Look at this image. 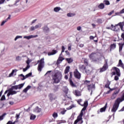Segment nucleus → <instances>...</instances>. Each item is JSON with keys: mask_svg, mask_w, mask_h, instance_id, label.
Returning a JSON list of instances; mask_svg holds the SVG:
<instances>
[{"mask_svg": "<svg viewBox=\"0 0 124 124\" xmlns=\"http://www.w3.org/2000/svg\"><path fill=\"white\" fill-rule=\"evenodd\" d=\"M20 76L21 77H23V78H21V80H25L26 79V76H24V75L21 74Z\"/></svg>", "mask_w": 124, "mask_h": 124, "instance_id": "50", "label": "nucleus"}, {"mask_svg": "<svg viewBox=\"0 0 124 124\" xmlns=\"http://www.w3.org/2000/svg\"><path fill=\"white\" fill-rule=\"evenodd\" d=\"M106 29L107 30H111L113 29V27L112 26V25H111V27H106Z\"/></svg>", "mask_w": 124, "mask_h": 124, "instance_id": "54", "label": "nucleus"}, {"mask_svg": "<svg viewBox=\"0 0 124 124\" xmlns=\"http://www.w3.org/2000/svg\"><path fill=\"white\" fill-rule=\"evenodd\" d=\"M52 117H53L54 119H56V118H58V113L54 112L52 114Z\"/></svg>", "mask_w": 124, "mask_h": 124, "instance_id": "39", "label": "nucleus"}, {"mask_svg": "<svg viewBox=\"0 0 124 124\" xmlns=\"http://www.w3.org/2000/svg\"><path fill=\"white\" fill-rule=\"evenodd\" d=\"M24 85L25 83H22L18 85L14 86L11 88V90H20V89H22L24 87Z\"/></svg>", "mask_w": 124, "mask_h": 124, "instance_id": "8", "label": "nucleus"}, {"mask_svg": "<svg viewBox=\"0 0 124 124\" xmlns=\"http://www.w3.org/2000/svg\"><path fill=\"white\" fill-rule=\"evenodd\" d=\"M120 13L121 14H123V13H124V9H122L121 11H120Z\"/></svg>", "mask_w": 124, "mask_h": 124, "instance_id": "63", "label": "nucleus"}, {"mask_svg": "<svg viewBox=\"0 0 124 124\" xmlns=\"http://www.w3.org/2000/svg\"><path fill=\"white\" fill-rule=\"evenodd\" d=\"M121 14V12H118V13H115V15H114L113 16H119Z\"/></svg>", "mask_w": 124, "mask_h": 124, "instance_id": "58", "label": "nucleus"}, {"mask_svg": "<svg viewBox=\"0 0 124 124\" xmlns=\"http://www.w3.org/2000/svg\"><path fill=\"white\" fill-rule=\"evenodd\" d=\"M103 2L106 5H110V2L108 0H105Z\"/></svg>", "mask_w": 124, "mask_h": 124, "instance_id": "35", "label": "nucleus"}, {"mask_svg": "<svg viewBox=\"0 0 124 124\" xmlns=\"http://www.w3.org/2000/svg\"><path fill=\"white\" fill-rule=\"evenodd\" d=\"M4 1H5V0H0V4H2V3H4Z\"/></svg>", "mask_w": 124, "mask_h": 124, "instance_id": "59", "label": "nucleus"}, {"mask_svg": "<svg viewBox=\"0 0 124 124\" xmlns=\"http://www.w3.org/2000/svg\"><path fill=\"white\" fill-rule=\"evenodd\" d=\"M11 18V15H9L8 18L7 19H6L5 20H3L1 22V26H3L4 25V24H5V23H6V22H7V21H8V20H10Z\"/></svg>", "mask_w": 124, "mask_h": 124, "instance_id": "18", "label": "nucleus"}, {"mask_svg": "<svg viewBox=\"0 0 124 124\" xmlns=\"http://www.w3.org/2000/svg\"><path fill=\"white\" fill-rule=\"evenodd\" d=\"M69 81L70 86H71L72 88H76L77 87L76 84L73 82V81H72V79L69 78Z\"/></svg>", "mask_w": 124, "mask_h": 124, "instance_id": "15", "label": "nucleus"}, {"mask_svg": "<svg viewBox=\"0 0 124 124\" xmlns=\"http://www.w3.org/2000/svg\"><path fill=\"white\" fill-rule=\"evenodd\" d=\"M88 105H89V103L88 101H85L83 104V105H81V106H83V110H86L87 109V107H88Z\"/></svg>", "mask_w": 124, "mask_h": 124, "instance_id": "17", "label": "nucleus"}, {"mask_svg": "<svg viewBox=\"0 0 124 124\" xmlns=\"http://www.w3.org/2000/svg\"><path fill=\"white\" fill-rule=\"evenodd\" d=\"M31 88V86L30 85H28L25 89H24L23 91V93H27L28 92V91L29 90H30V89Z\"/></svg>", "mask_w": 124, "mask_h": 124, "instance_id": "26", "label": "nucleus"}, {"mask_svg": "<svg viewBox=\"0 0 124 124\" xmlns=\"http://www.w3.org/2000/svg\"><path fill=\"white\" fill-rule=\"evenodd\" d=\"M74 76L77 79H80L81 78V74L79 73L78 70L76 69L75 71L74 72Z\"/></svg>", "mask_w": 124, "mask_h": 124, "instance_id": "9", "label": "nucleus"}, {"mask_svg": "<svg viewBox=\"0 0 124 124\" xmlns=\"http://www.w3.org/2000/svg\"><path fill=\"white\" fill-rule=\"evenodd\" d=\"M77 120H78L79 122L80 121H81L82 120V116H80L79 115L78 117V119Z\"/></svg>", "mask_w": 124, "mask_h": 124, "instance_id": "55", "label": "nucleus"}, {"mask_svg": "<svg viewBox=\"0 0 124 124\" xmlns=\"http://www.w3.org/2000/svg\"><path fill=\"white\" fill-rule=\"evenodd\" d=\"M76 107V105L73 104L71 105L70 107L67 108V110H71L72 108H75Z\"/></svg>", "mask_w": 124, "mask_h": 124, "instance_id": "30", "label": "nucleus"}, {"mask_svg": "<svg viewBox=\"0 0 124 124\" xmlns=\"http://www.w3.org/2000/svg\"><path fill=\"white\" fill-rule=\"evenodd\" d=\"M96 22L98 24H102V23H103V20L101 18H99L97 19Z\"/></svg>", "mask_w": 124, "mask_h": 124, "instance_id": "36", "label": "nucleus"}, {"mask_svg": "<svg viewBox=\"0 0 124 124\" xmlns=\"http://www.w3.org/2000/svg\"><path fill=\"white\" fill-rule=\"evenodd\" d=\"M113 69L114 70V71L112 72V75H117L115 76L114 80H115V81H118V80H119V77L121 76V71L120 70V69L114 67L113 68Z\"/></svg>", "mask_w": 124, "mask_h": 124, "instance_id": "4", "label": "nucleus"}, {"mask_svg": "<svg viewBox=\"0 0 124 124\" xmlns=\"http://www.w3.org/2000/svg\"><path fill=\"white\" fill-rule=\"evenodd\" d=\"M65 98H68L69 99H70V100H71L72 98H71V96H68L66 94V96Z\"/></svg>", "mask_w": 124, "mask_h": 124, "instance_id": "57", "label": "nucleus"}, {"mask_svg": "<svg viewBox=\"0 0 124 124\" xmlns=\"http://www.w3.org/2000/svg\"><path fill=\"white\" fill-rule=\"evenodd\" d=\"M38 35H31L30 36H25L24 37V38H25L26 39H28V40L31 39V38H35V37H38Z\"/></svg>", "mask_w": 124, "mask_h": 124, "instance_id": "10", "label": "nucleus"}, {"mask_svg": "<svg viewBox=\"0 0 124 124\" xmlns=\"http://www.w3.org/2000/svg\"><path fill=\"white\" fill-rule=\"evenodd\" d=\"M1 101L5 100V95H3L0 99Z\"/></svg>", "mask_w": 124, "mask_h": 124, "instance_id": "51", "label": "nucleus"}, {"mask_svg": "<svg viewBox=\"0 0 124 124\" xmlns=\"http://www.w3.org/2000/svg\"><path fill=\"white\" fill-rule=\"evenodd\" d=\"M89 58L93 62H97L98 61V55L97 53H92L89 55Z\"/></svg>", "mask_w": 124, "mask_h": 124, "instance_id": "6", "label": "nucleus"}, {"mask_svg": "<svg viewBox=\"0 0 124 124\" xmlns=\"http://www.w3.org/2000/svg\"><path fill=\"white\" fill-rule=\"evenodd\" d=\"M57 50H53L52 52H48V56H52L53 55H55V54H57Z\"/></svg>", "mask_w": 124, "mask_h": 124, "instance_id": "28", "label": "nucleus"}, {"mask_svg": "<svg viewBox=\"0 0 124 124\" xmlns=\"http://www.w3.org/2000/svg\"><path fill=\"white\" fill-rule=\"evenodd\" d=\"M93 89H94V85L91 84L90 85L88 86V90L91 91L92 93H93Z\"/></svg>", "mask_w": 124, "mask_h": 124, "instance_id": "24", "label": "nucleus"}, {"mask_svg": "<svg viewBox=\"0 0 124 124\" xmlns=\"http://www.w3.org/2000/svg\"><path fill=\"white\" fill-rule=\"evenodd\" d=\"M85 110H83V108H82L79 116L80 117H83V114Z\"/></svg>", "mask_w": 124, "mask_h": 124, "instance_id": "47", "label": "nucleus"}, {"mask_svg": "<svg viewBox=\"0 0 124 124\" xmlns=\"http://www.w3.org/2000/svg\"><path fill=\"white\" fill-rule=\"evenodd\" d=\"M63 92L65 93V94H67L68 93V88L66 86H64L62 88Z\"/></svg>", "mask_w": 124, "mask_h": 124, "instance_id": "20", "label": "nucleus"}, {"mask_svg": "<svg viewBox=\"0 0 124 124\" xmlns=\"http://www.w3.org/2000/svg\"><path fill=\"white\" fill-rule=\"evenodd\" d=\"M81 26H78L77 27L78 31H81Z\"/></svg>", "mask_w": 124, "mask_h": 124, "instance_id": "61", "label": "nucleus"}, {"mask_svg": "<svg viewBox=\"0 0 124 124\" xmlns=\"http://www.w3.org/2000/svg\"><path fill=\"white\" fill-rule=\"evenodd\" d=\"M43 31L44 32H49L50 30H49V28L48 27L45 26L43 28Z\"/></svg>", "mask_w": 124, "mask_h": 124, "instance_id": "23", "label": "nucleus"}, {"mask_svg": "<svg viewBox=\"0 0 124 124\" xmlns=\"http://www.w3.org/2000/svg\"><path fill=\"white\" fill-rule=\"evenodd\" d=\"M118 26H119V24L115 26H114L113 24H111V27H112V31H118L120 30L119 27H118Z\"/></svg>", "mask_w": 124, "mask_h": 124, "instance_id": "14", "label": "nucleus"}, {"mask_svg": "<svg viewBox=\"0 0 124 124\" xmlns=\"http://www.w3.org/2000/svg\"><path fill=\"white\" fill-rule=\"evenodd\" d=\"M54 84H59L62 79V74L60 71L55 72L51 76Z\"/></svg>", "mask_w": 124, "mask_h": 124, "instance_id": "2", "label": "nucleus"}, {"mask_svg": "<svg viewBox=\"0 0 124 124\" xmlns=\"http://www.w3.org/2000/svg\"><path fill=\"white\" fill-rule=\"evenodd\" d=\"M106 108H107V103H106L105 106L103 108H100V112H101V113H102L103 112H105Z\"/></svg>", "mask_w": 124, "mask_h": 124, "instance_id": "21", "label": "nucleus"}, {"mask_svg": "<svg viewBox=\"0 0 124 124\" xmlns=\"http://www.w3.org/2000/svg\"><path fill=\"white\" fill-rule=\"evenodd\" d=\"M6 115V113H3L2 115L0 116V121H2L3 120V118Z\"/></svg>", "mask_w": 124, "mask_h": 124, "instance_id": "41", "label": "nucleus"}, {"mask_svg": "<svg viewBox=\"0 0 124 124\" xmlns=\"http://www.w3.org/2000/svg\"><path fill=\"white\" fill-rule=\"evenodd\" d=\"M124 43H119V52L121 53L123 51V47H124Z\"/></svg>", "mask_w": 124, "mask_h": 124, "instance_id": "22", "label": "nucleus"}, {"mask_svg": "<svg viewBox=\"0 0 124 124\" xmlns=\"http://www.w3.org/2000/svg\"><path fill=\"white\" fill-rule=\"evenodd\" d=\"M124 100V93L123 94L121 98H118L111 109V112L113 113H116L117 110H118V108H119V106H120V103L121 102H123Z\"/></svg>", "mask_w": 124, "mask_h": 124, "instance_id": "3", "label": "nucleus"}, {"mask_svg": "<svg viewBox=\"0 0 124 124\" xmlns=\"http://www.w3.org/2000/svg\"><path fill=\"white\" fill-rule=\"evenodd\" d=\"M117 97V94L113 93L111 96V99H115Z\"/></svg>", "mask_w": 124, "mask_h": 124, "instance_id": "43", "label": "nucleus"}, {"mask_svg": "<svg viewBox=\"0 0 124 124\" xmlns=\"http://www.w3.org/2000/svg\"><path fill=\"white\" fill-rule=\"evenodd\" d=\"M21 60H22V57L20 56H17L16 57V61H17V62H20Z\"/></svg>", "mask_w": 124, "mask_h": 124, "instance_id": "44", "label": "nucleus"}, {"mask_svg": "<svg viewBox=\"0 0 124 124\" xmlns=\"http://www.w3.org/2000/svg\"><path fill=\"white\" fill-rule=\"evenodd\" d=\"M30 76H31V73H29L26 75V79H27V78H29Z\"/></svg>", "mask_w": 124, "mask_h": 124, "instance_id": "49", "label": "nucleus"}, {"mask_svg": "<svg viewBox=\"0 0 124 124\" xmlns=\"http://www.w3.org/2000/svg\"><path fill=\"white\" fill-rule=\"evenodd\" d=\"M16 70H13L12 72L9 75V77H11L14 74V72H16Z\"/></svg>", "mask_w": 124, "mask_h": 124, "instance_id": "38", "label": "nucleus"}, {"mask_svg": "<svg viewBox=\"0 0 124 124\" xmlns=\"http://www.w3.org/2000/svg\"><path fill=\"white\" fill-rule=\"evenodd\" d=\"M17 92L13 91V90L10 89L9 93H7V96H10V95H13V94H16Z\"/></svg>", "mask_w": 124, "mask_h": 124, "instance_id": "11", "label": "nucleus"}, {"mask_svg": "<svg viewBox=\"0 0 124 124\" xmlns=\"http://www.w3.org/2000/svg\"><path fill=\"white\" fill-rule=\"evenodd\" d=\"M108 69V59L105 60V64L102 68L100 69V72H103Z\"/></svg>", "mask_w": 124, "mask_h": 124, "instance_id": "7", "label": "nucleus"}, {"mask_svg": "<svg viewBox=\"0 0 124 124\" xmlns=\"http://www.w3.org/2000/svg\"><path fill=\"white\" fill-rule=\"evenodd\" d=\"M36 118V116L34 115L33 114H31V117H30V120H35V118Z\"/></svg>", "mask_w": 124, "mask_h": 124, "instance_id": "37", "label": "nucleus"}, {"mask_svg": "<svg viewBox=\"0 0 124 124\" xmlns=\"http://www.w3.org/2000/svg\"><path fill=\"white\" fill-rule=\"evenodd\" d=\"M65 112H66V109H63V110L61 111V114L62 115H64L65 114Z\"/></svg>", "mask_w": 124, "mask_h": 124, "instance_id": "45", "label": "nucleus"}, {"mask_svg": "<svg viewBox=\"0 0 124 124\" xmlns=\"http://www.w3.org/2000/svg\"><path fill=\"white\" fill-rule=\"evenodd\" d=\"M65 50V48L64 46H62V50L61 53H63L64 52V50Z\"/></svg>", "mask_w": 124, "mask_h": 124, "instance_id": "56", "label": "nucleus"}, {"mask_svg": "<svg viewBox=\"0 0 124 124\" xmlns=\"http://www.w3.org/2000/svg\"><path fill=\"white\" fill-rule=\"evenodd\" d=\"M48 97L50 99V100H55L56 99V96L54 95L53 93H49L48 94Z\"/></svg>", "mask_w": 124, "mask_h": 124, "instance_id": "12", "label": "nucleus"}, {"mask_svg": "<svg viewBox=\"0 0 124 124\" xmlns=\"http://www.w3.org/2000/svg\"><path fill=\"white\" fill-rule=\"evenodd\" d=\"M41 26H42L41 24L38 23L37 25H36L35 26V29L36 30L37 29H39V28H41Z\"/></svg>", "mask_w": 124, "mask_h": 124, "instance_id": "40", "label": "nucleus"}, {"mask_svg": "<svg viewBox=\"0 0 124 124\" xmlns=\"http://www.w3.org/2000/svg\"><path fill=\"white\" fill-rule=\"evenodd\" d=\"M69 69H70V67L67 66L64 70V73L67 74L69 72Z\"/></svg>", "mask_w": 124, "mask_h": 124, "instance_id": "33", "label": "nucleus"}, {"mask_svg": "<svg viewBox=\"0 0 124 124\" xmlns=\"http://www.w3.org/2000/svg\"><path fill=\"white\" fill-rule=\"evenodd\" d=\"M19 38H22V36H16L15 38V41H16V40L19 39Z\"/></svg>", "mask_w": 124, "mask_h": 124, "instance_id": "48", "label": "nucleus"}, {"mask_svg": "<svg viewBox=\"0 0 124 124\" xmlns=\"http://www.w3.org/2000/svg\"><path fill=\"white\" fill-rule=\"evenodd\" d=\"M122 38L123 39V40L124 41V33H123L121 35Z\"/></svg>", "mask_w": 124, "mask_h": 124, "instance_id": "62", "label": "nucleus"}, {"mask_svg": "<svg viewBox=\"0 0 124 124\" xmlns=\"http://www.w3.org/2000/svg\"><path fill=\"white\" fill-rule=\"evenodd\" d=\"M36 28H35V26H31L30 28V31H35Z\"/></svg>", "mask_w": 124, "mask_h": 124, "instance_id": "46", "label": "nucleus"}, {"mask_svg": "<svg viewBox=\"0 0 124 124\" xmlns=\"http://www.w3.org/2000/svg\"><path fill=\"white\" fill-rule=\"evenodd\" d=\"M116 46L117 45H116V43L110 45L109 52H112V50H115V49H116Z\"/></svg>", "mask_w": 124, "mask_h": 124, "instance_id": "13", "label": "nucleus"}, {"mask_svg": "<svg viewBox=\"0 0 124 124\" xmlns=\"http://www.w3.org/2000/svg\"><path fill=\"white\" fill-rule=\"evenodd\" d=\"M66 61L68 62V63H71L73 62V59L72 58H66Z\"/></svg>", "mask_w": 124, "mask_h": 124, "instance_id": "34", "label": "nucleus"}, {"mask_svg": "<svg viewBox=\"0 0 124 124\" xmlns=\"http://www.w3.org/2000/svg\"><path fill=\"white\" fill-rule=\"evenodd\" d=\"M114 10H112L111 12H109L108 14V16H111V15H112L113 14V13H114Z\"/></svg>", "mask_w": 124, "mask_h": 124, "instance_id": "53", "label": "nucleus"}, {"mask_svg": "<svg viewBox=\"0 0 124 124\" xmlns=\"http://www.w3.org/2000/svg\"><path fill=\"white\" fill-rule=\"evenodd\" d=\"M64 60V58H63L62 57L60 56L57 60V63H61L62 61Z\"/></svg>", "mask_w": 124, "mask_h": 124, "instance_id": "27", "label": "nucleus"}, {"mask_svg": "<svg viewBox=\"0 0 124 124\" xmlns=\"http://www.w3.org/2000/svg\"><path fill=\"white\" fill-rule=\"evenodd\" d=\"M120 93V89H118V90H116V91H115L113 93L117 95L118 94V93Z\"/></svg>", "mask_w": 124, "mask_h": 124, "instance_id": "52", "label": "nucleus"}, {"mask_svg": "<svg viewBox=\"0 0 124 124\" xmlns=\"http://www.w3.org/2000/svg\"><path fill=\"white\" fill-rule=\"evenodd\" d=\"M7 124H13V123H12V122H11V121H9V122L7 123Z\"/></svg>", "mask_w": 124, "mask_h": 124, "instance_id": "64", "label": "nucleus"}, {"mask_svg": "<svg viewBox=\"0 0 124 124\" xmlns=\"http://www.w3.org/2000/svg\"><path fill=\"white\" fill-rule=\"evenodd\" d=\"M6 115V113H3L2 115L0 116V121H2L3 120V118Z\"/></svg>", "mask_w": 124, "mask_h": 124, "instance_id": "42", "label": "nucleus"}, {"mask_svg": "<svg viewBox=\"0 0 124 124\" xmlns=\"http://www.w3.org/2000/svg\"><path fill=\"white\" fill-rule=\"evenodd\" d=\"M34 111L36 113H40V112H41V108H38V107H36L34 109Z\"/></svg>", "mask_w": 124, "mask_h": 124, "instance_id": "31", "label": "nucleus"}, {"mask_svg": "<svg viewBox=\"0 0 124 124\" xmlns=\"http://www.w3.org/2000/svg\"><path fill=\"white\" fill-rule=\"evenodd\" d=\"M69 74H70L69 79H71V78H72V72H70Z\"/></svg>", "mask_w": 124, "mask_h": 124, "instance_id": "60", "label": "nucleus"}, {"mask_svg": "<svg viewBox=\"0 0 124 124\" xmlns=\"http://www.w3.org/2000/svg\"><path fill=\"white\" fill-rule=\"evenodd\" d=\"M98 8L99 9H104V8L105 7V5H104V3H101L98 6Z\"/></svg>", "mask_w": 124, "mask_h": 124, "instance_id": "25", "label": "nucleus"}, {"mask_svg": "<svg viewBox=\"0 0 124 124\" xmlns=\"http://www.w3.org/2000/svg\"><path fill=\"white\" fill-rule=\"evenodd\" d=\"M37 62L38 63L37 67L38 71H39V72H41V71H42V68L44 67V58L38 60Z\"/></svg>", "mask_w": 124, "mask_h": 124, "instance_id": "5", "label": "nucleus"}, {"mask_svg": "<svg viewBox=\"0 0 124 124\" xmlns=\"http://www.w3.org/2000/svg\"><path fill=\"white\" fill-rule=\"evenodd\" d=\"M117 66H120V67H122V68H123L124 70V64L123 63L122 60H119Z\"/></svg>", "mask_w": 124, "mask_h": 124, "instance_id": "19", "label": "nucleus"}, {"mask_svg": "<svg viewBox=\"0 0 124 124\" xmlns=\"http://www.w3.org/2000/svg\"><path fill=\"white\" fill-rule=\"evenodd\" d=\"M76 15L75 13H69L67 14V17H74Z\"/></svg>", "mask_w": 124, "mask_h": 124, "instance_id": "32", "label": "nucleus"}, {"mask_svg": "<svg viewBox=\"0 0 124 124\" xmlns=\"http://www.w3.org/2000/svg\"><path fill=\"white\" fill-rule=\"evenodd\" d=\"M84 63L86 65H79V69L84 74H87V75H90V74H91V73L92 72V67L88 65V60H87V59H85L84 60Z\"/></svg>", "mask_w": 124, "mask_h": 124, "instance_id": "1", "label": "nucleus"}, {"mask_svg": "<svg viewBox=\"0 0 124 124\" xmlns=\"http://www.w3.org/2000/svg\"><path fill=\"white\" fill-rule=\"evenodd\" d=\"M54 12H59L60 10H62V8H61L60 7H56L54 8Z\"/></svg>", "mask_w": 124, "mask_h": 124, "instance_id": "29", "label": "nucleus"}, {"mask_svg": "<svg viewBox=\"0 0 124 124\" xmlns=\"http://www.w3.org/2000/svg\"><path fill=\"white\" fill-rule=\"evenodd\" d=\"M73 93L75 95H76V96H81V92L78 90H75L73 92Z\"/></svg>", "mask_w": 124, "mask_h": 124, "instance_id": "16", "label": "nucleus"}]
</instances>
